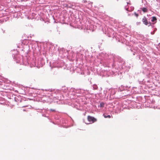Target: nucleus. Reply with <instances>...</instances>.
Here are the masks:
<instances>
[{
  "label": "nucleus",
  "instance_id": "2",
  "mask_svg": "<svg viewBox=\"0 0 160 160\" xmlns=\"http://www.w3.org/2000/svg\"><path fill=\"white\" fill-rule=\"evenodd\" d=\"M142 21L143 23L146 25H148V22L146 18L145 17H144L142 19Z\"/></svg>",
  "mask_w": 160,
  "mask_h": 160
},
{
  "label": "nucleus",
  "instance_id": "8",
  "mask_svg": "<svg viewBox=\"0 0 160 160\" xmlns=\"http://www.w3.org/2000/svg\"><path fill=\"white\" fill-rule=\"evenodd\" d=\"M52 110V111H54V110Z\"/></svg>",
  "mask_w": 160,
  "mask_h": 160
},
{
  "label": "nucleus",
  "instance_id": "6",
  "mask_svg": "<svg viewBox=\"0 0 160 160\" xmlns=\"http://www.w3.org/2000/svg\"><path fill=\"white\" fill-rule=\"evenodd\" d=\"M104 117L105 118H111V116L110 115H108V116H106V115H104Z\"/></svg>",
  "mask_w": 160,
  "mask_h": 160
},
{
  "label": "nucleus",
  "instance_id": "3",
  "mask_svg": "<svg viewBox=\"0 0 160 160\" xmlns=\"http://www.w3.org/2000/svg\"><path fill=\"white\" fill-rule=\"evenodd\" d=\"M141 9L144 12H147L148 11V9L145 8H142Z\"/></svg>",
  "mask_w": 160,
  "mask_h": 160
},
{
  "label": "nucleus",
  "instance_id": "7",
  "mask_svg": "<svg viewBox=\"0 0 160 160\" xmlns=\"http://www.w3.org/2000/svg\"><path fill=\"white\" fill-rule=\"evenodd\" d=\"M134 15L137 17H138V14L136 12L134 13Z\"/></svg>",
  "mask_w": 160,
  "mask_h": 160
},
{
  "label": "nucleus",
  "instance_id": "4",
  "mask_svg": "<svg viewBox=\"0 0 160 160\" xmlns=\"http://www.w3.org/2000/svg\"><path fill=\"white\" fill-rule=\"evenodd\" d=\"M157 20V18L155 17H153L152 18V22H154L155 21Z\"/></svg>",
  "mask_w": 160,
  "mask_h": 160
},
{
  "label": "nucleus",
  "instance_id": "1",
  "mask_svg": "<svg viewBox=\"0 0 160 160\" xmlns=\"http://www.w3.org/2000/svg\"><path fill=\"white\" fill-rule=\"evenodd\" d=\"M88 121L89 122H92V123H94L97 121V119L94 117L88 116L87 118Z\"/></svg>",
  "mask_w": 160,
  "mask_h": 160
},
{
  "label": "nucleus",
  "instance_id": "5",
  "mask_svg": "<svg viewBox=\"0 0 160 160\" xmlns=\"http://www.w3.org/2000/svg\"><path fill=\"white\" fill-rule=\"evenodd\" d=\"M104 103L102 102L100 103V106L101 107H103L104 106Z\"/></svg>",
  "mask_w": 160,
  "mask_h": 160
}]
</instances>
